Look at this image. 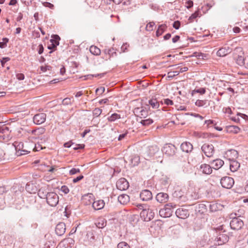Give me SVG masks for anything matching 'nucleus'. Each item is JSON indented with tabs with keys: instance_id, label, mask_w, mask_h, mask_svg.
Returning <instances> with one entry per match:
<instances>
[{
	"instance_id": "nucleus-1",
	"label": "nucleus",
	"mask_w": 248,
	"mask_h": 248,
	"mask_svg": "<svg viewBox=\"0 0 248 248\" xmlns=\"http://www.w3.org/2000/svg\"><path fill=\"white\" fill-rule=\"evenodd\" d=\"M157 212V209L155 206H149L147 209L140 212V216L143 220L149 221L154 218L155 212Z\"/></svg>"
},
{
	"instance_id": "nucleus-2",
	"label": "nucleus",
	"mask_w": 248,
	"mask_h": 248,
	"mask_svg": "<svg viewBox=\"0 0 248 248\" xmlns=\"http://www.w3.org/2000/svg\"><path fill=\"white\" fill-rule=\"evenodd\" d=\"M175 204L172 203H169L165 205L164 208L159 210L160 216L163 217H169L172 213V209L175 207Z\"/></svg>"
},
{
	"instance_id": "nucleus-3",
	"label": "nucleus",
	"mask_w": 248,
	"mask_h": 248,
	"mask_svg": "<svg viewBox=\"0 0 248 248\" xmlns=\"http://www.w3.org/2000/svg\"><path fill=\"white\" fill-rule=\"evenodd\" d=\"M46 201L50 206L55 207L59 202V196L55 192H49L46 197Z\"/></svg>"
},
{
	"instance_id": "nucleus-4",
	"label": "nucleus",
	"mask_w": 248,
	"mask_h": 248,
	"mask_svg": "<svg viewBox=\"0 0 248 248\" xmlns=\"http://www.w3.org/2000/svg\"><path fill=\"white\" fill-rule=\"evenodd\" d=\"M176 148L171 144H167L164 145L162 151L163 154L168 156H172L175 154Z\"/></svg>"
},
{
	"instance_id": "nucleus-5",
	"label": "nucleus",
	"mask_w": 248,
	"mask_h": 248,
	"mask_svg": "<svg viewBox=\"0 0 248 248\" xmlns=\"http://www.w3.org/2000/svg\"><path fill=\"white\" fill-rule=\"evenodd\" d=\"M234 182L233 178L227 176L223 177L220 180V184L222 186L227 189H230L232 187Z\"/></svg>"
},
{
	"instance_id": "nucleus-6",
	"label": "nucleus",
	"mask_w": 248,
	"mask_h": 248,
	"mask_svg": "<svg viewBox=\"0 0 248 248\" xmlns=\"http://www.w3.org/2000/svg\"><path fill=\"white\" fill-rule=\"evenodd\" d=\"M243 225V221L237 217L233 218L230 222V227L234 230H240Z\"/></svg>"
},
{
	"instance_id": "nucleus-7",
	"label": "nucleus",
	"mask_w": 248,
	"mask_h": 248,
	"mask_svg": "<svg viewBox=\"0 0 248 248\" xmlns=\"http://www.w3.org/2000/svg\"><path fill=\"white\" fill-rule=\"evenodd\" d=\"M202 150L208 157L212 156L214 153V148L213 145L207 143L204 144L202 146Z\"/></svg>"
},
{
	"instance_id": "nucleus-8",
	"label": "nucleus",
	"mask_w": 248,
	"mask_h": 248,
	"mask_svg": "<svg viewBox=\"0 0 248 248\" xmlns=\"http://www.w3.org/2000/svg\"><path fill=\"white\" fill-rule=\"evenodd\" d=\"M229 237L226 233L219 232L215 239V244L217 245H221L228 242Z\"/></svg>"
},
{
	"instance_id": "nucleus-9",
	"label": "nucleus",
	"mask_w": 248,
	"mask_h": 248,
	"mask_svg": "<svg viewBox=\"0 0 248 248\" xmlns=\"http://www.w3.org/2000/svg\"><path fill=\"white\" fill-rule=\"evenodd\" d=\"M116 186L120 190H125L128 188L129 183L125 178H121L117 181Z\"/></svg>"
},
{
	"instance_id": "nucleus-10",
	"label": "nucleus",
	"mask_w": 248,
	"mask_h": 248,
	"mask_svg": "<svg viewBox=\"0 0 248 248\" xmlns=\"http://www.w3.org/2000/svg\"><path fill=\"white\" fill-rule=\"evenodd\" d=\"M46 120V114L44 113H38L35 115L33 120L36 124H41L44 123Z\"/></svg>"
},
{
	"instance_id": "nucleus-11",
	"label": "nucleus",
	"mask_w": 248,
	"mask_h": 248,
	"mask_svg": "<svg viewBox=\"0 0 248 248\" xmlns=\"http://www.w3.org/2000/svg\"><path fill=\"white\" fill-rule=\"evenodd\" d=\"M152 192L147 189L143 190L140 194V198L143 201H148L152 199Z\"/></svg>"
},
{
	"instance_id": "nucleus-12",
	"label": "nucleus",
	"mask_w": 248,
	"mask_h": 248,
	"mask_svg": "<svg viewBox=\"0 0 248 248\" xmlns=\"http://www.w3.org/2000/svg\"><path fill=\"white\" fill-rule=\"evenodd\" d=\"M176 216L180 218L185 219L189 216L188 211L186 209L179 208L175 212Z\"/></svg>"
},
{
	"instance_id": "nucleus-13",
	"label": "nucleus",
	"mask_w": 248,
	"mask_h": 248,
	"mask_svg": "<svg viewBox=\"0 0 248 248\" xmlns=\"http://www.w3.org/2000/svg\"><path fill=\"white\" fill-rule=\"evenodd\" d=\"M156 201L161 203H164L168 202L169 200V195L167 193L160 192L156 195Z\"/></svg>"
},
{
	"instance_id": "nucleus-14",
	"label": "nucleus",
	"mask_w": 248,
	"mask_h": 248,
	"mask_svg": "<svg viewBox=\"0 0 248 248\" xmlns=\"http://www.w3.org/2000/svg\"><path fill=\"white\" fill-rule=\"evenodd\" d=\"M65 230V224L63 222H60L56 225L55 232L58 235L61 236L64 233Z\"/></svg>"
},
{
	"instance_id": "nucleus-15",
	"label": "nucleus",
	"mask_w": 248,
	"mask_h": 248,
	"mask_svg": "<svg viewBox=\"0 0 248 248\" xmlns=\"http://www.w3.org/2000/svg\"><path fill=\"white\" fill-rule=\"evenodd\" d=\"M199 170L204 174H210L212 172V168L208 164H202L200 165Z\"/></svg>"
},
{
	"instance_id": "nucleus-16",
	"label": "nucleus",
	"mask_w": 248,
	"mask_h": 248,
	"mask_svg": "<svg viewBox=\"0 0 248 248\" xmlns=\"http://www.w3.org/2000/svg\"><path fill=\"white\" fill-rule=\"evenodd\" d=\"M181 150L186 153H190L193 150V145L189 142H184L181 145Z\"/></svg>"
},
{
	"instance_id": "nucleus-17",
	"label": "nucleus",
	"mask_w": 248,
	"mask_h": 248,
	"mask_svg": "<svg viewBox=\"0 0 248 248\" xmlns=\"http://www.w3.org/2000/svg\"><path fill=\"white\" fill-rule=\"evenodd\" d=\"M105 206V202L102 200H99L94 202L92 204L93 208L96 210L102 209Z\"/></svg>"
},
{
	"instance_id": "nucleus-18",
	"label": "nucleus",
	"mask_w": 248,
	"mask_h": 248,
	"mask_svg": "<svg viewBox=\"0 0 248 248\" xmlns=\"http://www.w3.org/2000/svg\"><path fill=\"white\" fill-rule=\"evenodd\" d=\"M211 164L212 166V168L215 170H218L223 165L224 161L220 159H217L213 160Z\"/></svg>"
},
{
	"instance_id": "nucleus-19",
	"label": "nucleus",
	"mask_w": 248,
	"mask_h": 248,
	"mask_svg": "<svg viewBox=\"0 0 248 248\" xmlns=\"http://www.w3.org/2000/svg\"><path fill=\"white\" fill-rule=\"evenodd\" d=\"M232 51L230 47H220L217 51V54L220 57H224L230 53Z\"/></svg>"
},
{
	"instance_id": "nucleus-20",
	"label": "nucleus",
	"mask_w": 248,
	"mask_h": 248,
	"mask_svg": "<svg viewBox=\"0 0 248 248\" xmlns=\"http://www.w3.org/2000/svg\"><path fill=\"white\" fill-rule=\"evenodd\" d=\"M118 200L122 204H126L130 201L129 197L126 194H121L118 197Z\"/></svg>"
},
{
	"instance_id": "nucleus-21",
	"label": "nucleus",
	"mask_w": 248,
	"mask_h": 248,
	"mask_svg": "<svg viewBox=\"0 0 248 248\" xmlns=\"http://www.w3.org/2000/svg\"><path fill=\"white\" fill-rule=\"evenodd\" d=\"M23 144L22 143H19L18 145L16 147V154L18 155H25L30 153V151H28L26 150L21 149V148H23Z\"/></svg>"
},
{
	"instance_id": "nucleus-22",
	"label": "nucleus",
	"mask_w": 248,
	"mask_h": 248,
	"mask_svg": "<svg viewBox=\"0 0 248 248\" xmlns=\"http://www.w3.org/2000/svg\"><path fill=\"white\" fill-rule=\"evenodd\" d=\"M94 199V196L92 193H88L83 196L82 200L84 201L86 205L90 204Z\"/></svg>"
},
{
	"instance_id": "nucleus-23",
	"label": "nucleus",
	"mask_w": 248,
	"mask_h": 248,
	"mask_svg": "<svg viewBox=\"0 0 248 248\" xmlns=\"http://www.w3.org/2000/svg\"><path fill=\"white\" fill-rule=\"evenodd\" d=\"M245 56L244 53L240 52L236 58V62L240 66L245 65Z\"/></svg>"
},
{
	"instance_id": "nucleus-24",
	"label": "nucleus",
	"mask_w": 248,
	"mask_h": 248,
	"mask_svg": "<svg viewBox=\"0 0 248 248\" xmlns=\"http://www.w3.org/2000/svg\"><path fill=\"white\" fill-rule=\"evenodd\" d=\"M195 105L199 107L207 108L210 106V103L207 100H197L195 102Z\"/></svg>"
},
{
	"instance_id": "nucleus-25",
	"label": "nucleus",
	"mask_w": 248,
	"mask_h": 248,
	"mask_svg": "<svg viewBox=\"0 0 248 248\" xmlns=\"http://www.w3.org/2000/svg\"><path fill=\"white\" fill-rule=\"evenodd\" d=\"M60 37L58 35H53L51 36V39L50 40L51 43V46H57L59 45Z\"/></svg>"
},
{
	"instance_id": "nucleus-26",
	"label": "nucleus",
	"mask_w": 248,
	"mask_h": 248,
	"mask_svg": "<svg viewBox=\"0 0 248 248\" xmlns=\"http://www.w3.org/2000/svg\"><path fill=\"white\" fill-rule=\"evenodd\" d=\"M240 167V164L235 160H232L230 165V170L232 172L236 171Z\"/></svg>"
},
{
	"instance_id": "nucleus-27",
	"label": "nucleus",
	"mask_w": 248,
	"mask_h": 248,
	"mask_svg": "<svg viewBox=\"0 0 248 248\" xmlns=\"http://www.w3.org/2000/svg\"><path fill=\"white\" fill-rule=\"evenodd\" d=\"M49 193V192H48L45 188L42 187L39 190L38 195L40 198L46 199Z\"/></svg>"
},
{
	"instance_id": "nucleus-28",
	"label": "nucleus",
	"mask_w": 248,
	"mask_h": 248,
	"mask_svg": "<svg viewBox=\"0 0 248 248\" xmlns=\"http://www.w3.org/2000/svg\"><path fill=\"white\" fill-rule=\"evenodd\" d=\"M167 26L166 24H162L159 25L158 29L156 31V35L157 36H160L166 31Z\"/></svg>"
},
{
	"instance_id": "nucleus-29",
	"label": "nucleus",
	"mask_w": 248,
	"mask_h": 248,
	"mask_svg": "<svg viewBox=\"0 0 248 248\" xmlns=\"http://www.w3.org/2000/svg\"><path fill=\"white\" fill-rule=\"evenodd\" d=\"M130 162L133 166L137 165L140 162V158L139 156L137 155H134L130 157Z\"/></svg>"
},
{
	"instance_id": "nucleus-30",
	"label": "nucleus",
	"mask_w": 248,
	"mask_h": 248,
	"mask_svg": "<svg viewBox=\"0 0 248 248\" xmlns=\"http://www.w3.org/2000/svg\"><path fill=\"white\" fill-rule=\"evenodd\" d=\"M219 206L220 204L214 202H212L209 204V209L211 212H215L219 209Z\"/></svg>"
},
{
	"instance_id": "nucleus-31",
	"label": "nucleus",
	"mask_w": 248,
	"mask_h": 248,
	"mask_svg": "<svg viewBox=\"0 0 248 248\" xmlns=\"http://www.w3.org/2000/svg\"><path fill=\"white\" fill-rule=\"evenodd\" d=\"M134 112L137 113H139V115L141 117H145L146 116H147V111L143 109L140 108H135Z\"/></svg>"
},
{
	"instance_id": "nucleus-32",
	"label": "nucleus",
	"mask_w": 248,
	"mask_h": 248,
	"mask_svg": "<svg viewBox=\"0 0 248 248\" xmlns=\"http://www.w3.org/2000/svg\"><path fill=\"white\" fill-rule=\"evenodd\" d=\"M89 51L94 55L98 56L101 54V50L99 47H89Z\"/></svg>"
},
{
	"instance_id": "nucleus-33",
	"label": "nucleus",
	"mask_w": 248,
	"mask_h": 248,
	"mask_svg": "<svg viewBox=\"0 0 248 248\" xmlns=\"http://www.w3.org/2000/svg\"><path fill=\"white\" fill-rule=\"evenodd\" d=\"M121 118L120 115L117 113H113L110 117L108 118V120L109 122H114L117 119Z\"/></svg>"
},
{
	"instance_id": "nucleus-34",
	"label": "nucleus",
	"mask_w": 248,
	"mask_h": 248,
	"mask_svg": "<svg viewBox=\"0 0 248 248\" xmlns=\"http://www.w3.org/2000/svg\"><path fill=\"white\" fill-rule=\"evenodd\" d=\"M149 104L153 108H157L159 107V103L156 99H151L149 101Z\"/></svg>"
},
{
	"instance_id": "nucleus-35",
	"label": "nucleus",
	"mask_w": 248,
	"mask_h": 248,
	"mask_svg": "<svg viewBox=\"0 0 248 248\" xmlns=\"http://www.w3.org/2000/svg\"><path fill=\"white\" fill-rule=\"evenodd\" d=\"M9 131V128L2 123L0 122V133H6Z\"/></svg>"
},
{
	"instance_id": "nucleus-36",
	"label": "nucleus",
	"mask_w": 248,
	"mask_h": 248,
	"mask_svg": "<svg viewBox=\"0 0 248 248\" xmlns=\"http://www.w3.org/2000/svg\"><path fill=\"white\" fill-rule=\"evenodd\" d=\"M140 123L144 126H148L153 123V120L151 119H147L141 120Z\"/></svg>"
},
{
	"instance_id": "nucleus-37",
	"label": "nucleus",
	"mask_w": 248,
	"mask_h": 248,
	"mask_svg": "<svg viewBox=\"0 0 248 248\" xmlns=\"http://www.w3.org/2000/svg\"><path fill=\"white\" fill-rule=\"evenodd\" d=\"M106 225L107 221L104 219H103L97 223L96 226L99 228H103L105 227Z\"/></svg>"
},
{
	"instance_id": "nucleus-38",
	"label": "nucleus",
	"mask_w": 248,
	"mask_h": 248,
	"mask_svg": "<svg viewBox=\"0 0 248 248\" xmlns=\"http://www.w3.org/2000/svg\"><path fill=\"white\" fill-rule=\"evenodd\" d=\"M117 248H130L129 245L125 242H120L117 245Z\"/></svg>"
},
{
	"instance_id": "nucleus-39",
	"label": "nucleus",
	"mask_w": 248,
	"mask_h": 248,
	"mask_svg": "<svg viewBox=\"0 0 248 248\" xmlns=\"http://www.w3.org/2000/svg\"><path fill=\"white\" fill-rule=\"evenodd\" d=\"M155 25L154 22H150L146 27V30L148 31H152L153 30V27Z\"/></svg>"
},
{
	"instance_id": "nucleus-40",
	"label": "nucleus",
	"mask_w": 248,
	"mask_h": 248,
	"mask_svg": "<svg viewBox=\"0 0 248 248\" xmlns=\"http://www.w3.org/2000/svg\"><path fill=\"white\" fill-rule=\"evenodd\" d=\"M102 109L99 108H95L93 110V116H96V117H98L102 113Z\"/></svg>"
},
{
	"instance_id": "nucleus-41",
	"label": "nucleus",
	"mask_w": 248,
	"mask_h": 248,
	"mask_svg": "<svg viewBox=\"0 0 248 248\" xmlns=\"http://www.w3.org/2000/svg\"><path fill=\"white\" fill-rule=\"evenodd\" d=\"M193 92L196 93H200L201 94H203L205 93L206 90L204 88H201L200 89H195L193 91Z\"/></svg>"
},
{
	"instance_id": "nucleus-42",
	"label": "nucleus",
	"mask_w": 248,
	"mask_h": 248,
	"mask_svg": "<svg viewBox=\"0 0 248 248\" xmlns=\"http://www.w3.org/2000/svg\"><path fill=\"white\" fill-rule=\"evenodd\" d=\"M199 12H195L194 13L191 15V16L189 17L188 20H190V22H192L193 19L199 16Z\"/></svg>"
},
{
	"instance_id": "nucleus-43",
	"label": "nucleus",
	"mask_w": 248,
	"mask_h": 248,
	"mask_svg": "<svg viewBox=\"0 0 248 248\" xmlns=\"http://www.w3.org/2000/svg\"><path fill=\"white\" fill-rule=\"evenodd\" d=\"M230 130L234 133H238L240 131V128L237 126H230Z\"/></svg>"
},
{
	"instance_id": "nucleus-44",
	"label": "nucleus",
	"mask_w": 248,
	"mask_h": 248,
	"mask_svg": "<svg viewBox=\"0 0 248 248\" xmlns=\"http://www.w3.org/2000/svg\"><path fill=\"white\" fill-rule=\"evenodd\" d=\"M80 171L79 169L73 168L69 171V174L73 175L77 173H79Z\"/></svg>"
},
{
	"instance_id": "nucleus-45",
	"label": "nucleus",
	"mask_w": 248,
	"mask_h": 248,
	"mask_svg": "<svg viewBox=\"0 0 248 248\" xmlns=\"http://www.w3.org/2000/svg\"><path fill=\"white\" fill-rule=\"evenodd\" d=\"M105 91V88L104 87H100L96 89L95 92L96 93L98 94H102Z\"/></svg>"
},
{
	"instance_id": "nucleus-46",
	"label": "nucleus",
	"mask_w": 248,
	"mask_h": 248,
	"mask_svg": "<svg viewBox=\"0 0 248 248\" xmlns=\"http://www.w3.org/2000/svg\"><path fill=\"white\" fill-rule=\"evenodd\" d=\"M149 205H148L147 204H139L137 205V207L140 210H141V211H143V210L147 209V208L148 207Z\"/></svg>"
},
{
	"instance_id": "nucleus-47",
	"label": "nucleus",
	"mask_w": 248,
	"mask_h": 248,
	"mask_svg": "<svg viewBox=\"0 0 248 248\" xmlns=\"http://www.w3.org/2000/svg\"><path fill=\"white\" fill-rule=\"evenodd\" d=\"M51 68V66H50L49 65H46V66H42L40 67L41 70L43 72H46L47 70H50Z\"/></svg>"
},
{
	"instance_id": "nucleus-48",
	"label": "nucleus",
	"mask_w": 248,
	"mask_h": 248,
	"mask_svg": "<svg viewBox=\"0 0 248 248\" xmlns=\"http://www.w3.org/2000/svg\"><path fill=\"white\" fill-rule=\"evenodd\" d=\"M61 190L65 194H67L69 192V189L66 186H62L61 187Z\"/></svg>"
},
{
	"instance_id": "nucleus-49",
	"label": "nucleus",
	"mask_w": 248,
	"mask_h": 248,
	"mask_svg": "<svg viewBox=\"0 0 248 248\" xmlns=\"http://www.w3.org/2000/svg\"><path fill=\"white\" fill-rule=\"evenodd\" d=\"M62 103L64 105H68L71 104V99L69 98H65L63 99Z\"/></svg>"
},
{
	"instance_id": "nucleus-50",
	"label": "nucleus",
	"mask_w": 248,
	"mask_h": 248,
	"mask_svg": "<svg viewBox=\"0 0 248 248\" xmlns=\"http://www.w3.org/2000/svg\"><path fill=\"white\" fill-rule=\"evenodd\" d=\"M193 5V2L192 0H189L186 2V7L187 9H190Z\"/></svg>"
},
{
	"instance_id": "nucleus-51",
	"label": "nucleus",
	"mask_w": 248,
	"mask_h": 248,
	"mask_svg": "<svg viewBox=\"0 0 248 248\" xmlns=\"http://www.w3.org/2000/svg\"><path fill=\"white\" fill-rule=\"evenodd\" d=\"M181 23L179 21L177 20L174 22L173 24V27L176 30L179 29L180 27Z\"/></svg>"
},
{
	"instance_id": "nucleus-52",
	"label": "nucleus",
	"mask_w": 248,
	"mask_h": 248,
	"mask_svg": "<svg viewBox=\"0 0 248 248\" xmlns=\"http://www.w3.org/2000/svg\"><path fill=\"white\" fill-rule=\"evenodd\" d=\"M175 77L172 72H169L168 73L167 77H166L167 80H170Z\"/></svg>"
},
{
	"instance_id": "nucleus-53",
	"label": "nucleus",
	"mask_w": 248,
	"mask_h": 248,
	"mask_svg": "<svg viewBox=\"0 0 248 248\" xmlns=\"http://www.w3.org/2000/svg\"><path fill=\"white\" fill-rule=\"evenodd\" d=\"M83 178H84V176L82 175H81L73 179V182L74 183H76L78 182V181H80L81 180H82Z\"/></svg>"
},
{
	"instance_id": "nucleus-54",
	"label": "nucleus",
	"mask_w": 248,
	"mask_h": 248,
	"mask_svg": "<svg viewBox=\"0 0 248 248\" xmlns=\"http://www.w3.org/2000/svg\"><path fill=\"white\" fill-rule=\"evenodd\" d=\"M42 149H43V147L42 146H41V145L39 144H37L35 145V146L33 149V150L34 151H38Z\"/></svg>"
},
{
	"instance_id": "nucleus-55",
	"label": "nucleus",
	"mask_w": 248,
	"mask_h": 248,
	"mask_svg": "<svg viewBox=\"0 0 248 248\" xmlns=\"http://www.w3.org/2000/svg\"><path fill=\"white\" fill-rule=\"evenodd\" d=\"M85 145L84 144H76L75 146L73 147L74 150H77L79 149H83L84 148Z\"/></svg>"
},
{
	"instance_id": "nucleus-56",
	"label": "nucleus",
	"mask_w": 248,
	"mask_h": 248,
	"mask_svg": "<svg viewBox=\"0 0 248 248\" xmlns=\"http://www.w3.org/2000/svg\"><path fill=\"white\" fill-rule=\"evenodd\" d=\"M44 166L45 167H46L47 168H49V169L47 170L49 172H54L55 170H56V168H55V166H51L50 167H49V166H46L45 165H44Z\"/></svg>"
},
{
	"instance_id": "nucleus-57",
	"label": "nucleus",
	"mask_w": 248,
	"mask_h": 248,
	"mask_svg": "<svg viewBox=\"0 0 248 248\" xmlns=\"http://www.w3.org/2000/svg\"><path fill=\"white\" fill-rule=\"evenodd\" d=\"M8 39L7 38H4L2 39V42H0V46H3L4 45H6L8 42Z\"/></svg>"
},
{
	"instance_id": "nucleus-58",
	"label": "nucleus",
	"mask_w": 248,
	"mask_h": 248,
	"mask_svg": "<svg viewBox=\"0 0 248 248\" xmlns=\"http://www.w3.org/2000/svg\"><path fill=\"white\" fill-rule=\"evenodd\" d=\"M164 103L167 105H172L173 104V101L169 99H165Z\"/></svg>"
},
{
	"instance_id": "nucleus-59",
	"label": "nucleus",
	"mask_w": 248,
	"mask_h": 248,
	"mask_svg": "<svg viewBox=\"0 0 248 248\" xmlns=\"http://www.w3.org/2000/svg\"><path fill=\"white\" fill-rule=\"evenodd\" d=\"M73 144L74 143L72 142V141H69L65 143L64 144V147L66 148H69L71 147Z\"/></svg>"
},
{
	"instance_id": "nucleus-60",
	"label": "nucleus",
	"mask_w": 248,
	"mask_h": 248,
	"mask_svg": "<svg viewBox=\"0 0 248 248\" xmlns=\"http://www.w3.org/2000/svg\"><path fill=\"white\" fill-rule=\"evenodd\" d=\"M44 5L45 7H48V8H49L50 9H53V7H54L53 4H51L50 2H47L44 3Z\"/></svg>"
},
{
	"instance_id": "nucleus-61",
	"label": "nucleus",
	"mask_w": 248,
	"mask_h": 248,
	"mask_svg": "<svg viewBox=\"0 0 248 248\" xmlns=\"http://www.w3.org/2000/svg\"><path fill=\"white\" fill-rule=\"evenodd\" d=\"M229 152H230L232 154L233 157L236 158L238 156V153L235 150H231Z\"/></svg>"
},
{
	"instance_id": "nucleus-62",
	"label": "nucleus",
	"mask_w": 248,
	"mask_h": 248,
	"mask_svg": "<svg viewBox=\"0 0 248 248\" xmlns=\"http://www.w3.org/2000/svg\"><path fill=\"white\" fill-rule=\"evenodd\" d=\"M16 78L20 80H23L24 79V75L23 74L19 73L16 75Z\"/></svg>"
},
{
	"instance_id": "nucleus-63",
	"label": "nucleus",
	"mask_w": 248,
	"mask_h": 248,
	"mask_svg": "<svg viewBox=\"0 0 248 248\" xmlns=\"http://www.w3.org/2000/svg\"><path fill=\"white\" fill-rule=\"evenodd\" d=\"M238 116L241 117L242 118L246 120V121H248V116L246 114L239 113L238 114Z\"/></svg>"
},
{
	"instance_id": "nucleus-64",
	"label": "nucleus",
	"mask_w": 248,
	"mask_h": 248,
	"mask_svg": "<svg viewBox=\"0 0 248 248\" xmlns=\"http://www.w3.org/2000/svg\"><path fill=\"white\" fill-rule=\"evenodd\" d=\"M244 66L248 68V56L245 57V65Z\"/></svg>"
}]
</instances>
